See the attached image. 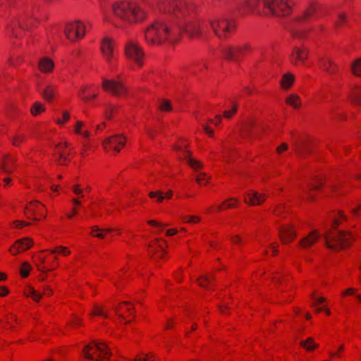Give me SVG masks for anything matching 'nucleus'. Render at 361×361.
<instances>
[{"instance_id": "1", "label": "nucleus", "mask_w": 361, "mask_h": 361, "mask_svg": "<svg viewBox=\"0 0 361 361\" xmlns=\"http://www.w3.org/2000/svg\"><path fill=\"white\" fill-rule=\"evenodd\" d=\"M145 42L149 46L175 45L181 38L180 28L162 20H154L144 32Z\"/></svg>"}, {"instance_id": "2", "label": "nucleus", "mask_w": 361, "mask_h": 361, "mask_svg": "<svg viewBox=\"0 0 361 361\" xmlns=\"http://www.w3.org/2000/svg\"><path fill=\"white\" fill-rule=\"evenodd\" d=\"M114 15L128 25L142 23L148 19L149 13L138 3L122 0L112 5Z\"/></svg>"}, {"instance_id": "3", "label": "nucleus", "mask_w": 361, "mask_h": 361, "mask_svg": "<svg viewBox=\"0 0 361 361\" xmlns=\"http://www.w3.org/2000/svg\"><path fill=\"white\" fill-rule=\"evenodd\" d=\"M261 4L267 15L287 16L292 13L295 3L294 0H246L245 7L250 13H258Z\"/></svg>"}, {"instance_id": "4", "label": "nucleus", "mask_w": 361, "mask_h": 361, "mask_svg": "<svg viewBox=\"0 0 361 361\" xmlns=\"http://www.w3.org/2000/svg\"><path fill=\"white\" fill-rule=\"evenodd\" d=\"M326 243L329 248L339 250L350 247L355 237L350 231L331 230L325 235Z\"/></svg>"}, {"instance_id": "5", "label": "nucleus", "mask_w": 361, "mask_h": 361, "mask_svg": "<svg viewBox=\"0 0 361 361\" xmlns=\"http://www.w3.org/2000/svg\"><path fill=\"white\" fill-rule=\"evenodd\" d=\"M39 24L36 17L30 16L28 13L21 15L19 18L13 19L6 27L8 35L15 37H21L23 31L35 27Z\"/></svg>"}, {"instance_id": "6", "label": "nucleus", "mask_w": 361, "mask_h": 361, "mask_svg": "<svg viewBox=\"0 0 361 361\" xmlns=\"http://www.w3.org/2000/svg\"><path fill=\"white\" fill-rule=\"evenodd\" d=\"M123 54L126 59L136 68L140 69L144 66L146 54L139 42L134 40L127 41L124 44Z\"/></svg>"}, {"instance_id": "7", "label": "nucleus", "mask_w": 361, "mask_h": 361, "mask_svg": "<svg viewBox=\"0 0 361 361\" xmlns=\"http://www.w3.org/2000/svg\"><path fill=\"white\" fill-rule=\"evenodd\" d=\"M209 25L215 36L223 40L228 39L236 29L233 20L224 18L210 20Z\"/></svg>"}, {"instance_id": "8", "label": "nucleus", "mask_w": 361, "mask_h": 361, "mask_svg": "<svg viewBox=\"0 0 361 361\" xmlns=\"http://www.w3.org/2000/svg\"><path fill=\"white\" fill-rule=\"evenodd\" d=\"M85 357L92 361H104L111 356V352L107 345L104 342H92L83 349Z\"/></svg>"}, {"instance_id": "9", "label": "nucleus", "mask_w": 361, "mask_h": 361, "mask_svg": "<svg viewBox=\"0 0 361 361\" xmlns=\"http://www.w3.org/2000/svg\"><path fill=\"white\" fill-rule=\"evenodd\" d=\"M34 262L37 269L43 273L55 270L59 266L57 256L49 253V249L42 250L34 256Z\"/></svg>"}, {"instance_id": "10", "label": "nucleus", "mask_w": 361, "mask_h": 361, "mask_svg": "<svg viewBox=\"0 0 361 361\" xmlns=\"http://www.w3.org/2000/svg\"><path fill=\"white\" fill-rule=\"evenodd\" d=\"M167 243L165 240L157 238L151 240L148 245V254L154 262L161 263L167 258Z\"/></svg>"}, {"instance_id": "11", "label": "nucleus", "mask_w": 361, "mask_h": 361, "mask_svg": "<svg viewBox=\"0 0 361 361\" xmlns=\"http://www.w3.org/2000/svg\"><path fill=\"white\" fill-rule=\"evenodd\" d=\"M253 49L248 43L227 46L223 49L224 57L228 60L238 61L252 53Z\"/></svg>"}, {"instance_id": "12", "label": "nucleus", "mask_w": 361, "mask_h": 361, "mask_svg": "<svg viewBox=\"0 0 361 361\" xmlns=\"http://www.w3.org/2000/svg\"><path fill=\"white\" fill-rule=\"evenodd\" d=\"M173 150L179 154L180 159H187L188 164L194 170L197 171L202 168V162L191 157V153L188 149V142L185 140H179L174 145Z\"/></svg>"}, {"instance_id": "13", "label": "nucleus", "mask_w": 361, "mask_h": 361, "mask_svg": "<svg viewBox=\"0 0 361 361\" xmlns=\"http://www.w3.org/2000/svg\"><path fill=\"white\" fill-rule=\"evenodd\" d=\"M101 86L104 92L116 97H126L128 94V87L119 80L104 79Z\"/></svg>"}, {"instance_id": "14", "label": "nucleus", "mask_w": 361, "mask_h": 361, "mask_svg": "<svg viewBox=\"0 0 361 361\" xmlns=\"http://www.w3.org/2000/svg\"><path fill=\"white\" fill-rule=\"evenodd\" d=\"M116 41L110 36L104 37L100 43V51L105 61L111 66L116 61Z\"/></svg>"}, {"instance_id": "15", "label": "nucleus", "mask_w": 361, "mask_h": 361, "mask_svg": "<svg viewBox=\"0 0 361 361\" xmlns=\"http://www.w3.org/2000/svg\"><path fill=\"white\" fill-rule=\"evenodd\" d=\"M126 137L123 134H118L106 138L102 147L106 153L116 155L126 146Z\"/></svg>"}, {"instance_id": "16", "label": "nucleus", "mask_w": 361, "mask_h": 361, "mask_svg": "<svg viewBox=\"0 0 361 361\" xmlns=\"http://www.w3.org/2000/svg\"><path fill=\"white\" fill-rule=\"evenodd\" d=\"M53 158L59 165H67L73 158L70 145L66 142H59L54 149Z\"/></svg>"}, {"instance_id": "17", "label": "nucleus", "mask_w": 361, "mask_h": 361, "mask_svg": "<svg viewBox=\"0 0 361 361\" xmlns=\"http://www.w3.org/2000/svg\"><path fill=\"white\" fill-rule=\"evenodd\" d=\"M64 32L68 40L72 42H76L85 37L86 27L81 21L71 22L66 25Z\"/></svg>"}, {"instance_id": "18", "label": "nucleus", "mask_w": 361, "mask_h": 361, "mask_svg": "<svg viewBox=\"0 0 361 361\" xmlns=\"http://www.w3.org/2000/svg\"><path fill=\"white\" fill-rule=\"evenodd\" d=\"M24 213L27 218L39 221L46 218L47 211L40 202L32 201L27 204Z\"/></svg>"}, {"instance_id": "19", "label": "nucleus", "mask_w": 361, "mask_h": 361, "mask_svg": "<svg viewBox=\"0 0 361 361\" xmlns=\"http://www.w3.org/2000/svg\"><path fill=\"white\" fill-rule=\"evenodd\" d=\"M115 312L118 315L119 322L127 324L134 317V307L131 302H123L115 308Z\"/></svg>"}, {"instance_id": "20", "label": "nucleus", "mask_w": 361, "mask_h": 361, "mask_svg": "<svg viewBox=\"0 0 361 361\" xmlns=\"http://www.w3.org/2000/svg\"><path fill=\"white\" fill-rule=\"evenodd\" d=\"M317 65L319 69L330 75L338 73V65L327 54L320 55L317 59Z\"/></svg>"}, {"instance_id": "21", "label": "nucleus", "mask_w": 361, "mask_h": 361, "mask_svg": "<svg viewBox=\"0 0 361 361\" xmlns=\"http://www.w3.org/2000/svg\"><path fill=\"white\" fill-rule=\"evenodd\" d=\"M310 55L309 49L304 46H295L293 47L290 56V61L294 66H303L307 61Z\"/></svg>"}, {"instance_id": "22", "label": "nucleus", "mask_w": 361, "mask_h": 361, "mask_svg": "<svg viewBox=\"0 0 361 361\" xmlns=\"http://www.w3.org/2000/svg\"><path fill=\"white\" fill-rule=\"evenodd\" d=\"M325 11L324 7L316 1L310 2L302 14L298 17L300 20L305 21L312 18H318L322 16Z\"/></svg>"}, {"instance_id": "23", "label": "nucleus", "mask_w": 361, "mask_h": 361, "mask_svg": "<svg viewBox=\"0 0 361 361\" xmlns=\"http://www.w3.org/2000/svg\"><path fill=\"white\" fill-rule=\"evenodd\" d=\"M99 93L98 86L95 85H82L78 92V98L84 102H90L95 100Z\"/></svg>"}, {"instance_id": "24", "label": "nucleus", "mask_w": 361, "mask_h": 361, "mask_svg": "<svg viewBox=\"0 0 361 361\" xmlns=\"http://www.w3.org/2000/svg\"><path fill=\"white\" fill-rule=\"evenodd\" d=\"M204 24L200 20L187 22L184 25V31L190 39H199L203 35Z\"/></svg>"}, {"instance_id": "25", "label": "nucleus", "mask_w": 361, "mask_h": 361, "mask_svg": "<svg viewBox=\"0 0 361 361\" xmlns=\"http://www.w3.org/2000/svg\"><path fill=\"white\" fill-rule=\"evenodd\" d=\"M196 13V6L192 3H188L183 1L176 2V9L174 16L178 18H182L192 16Z\"/></svg>"}, {"instance_id": "26", "label": "nucleus", "mask_w": 361, "mask_h": 361, "mask_svg": "<svg viewBox=\"0 0 361 361\" xmlns=\"http://www.w3.org/2000/svg\"><path fill=\"white\" fill-rule=\"evenodd\" d=\"M297 237L295 227L293 224H284L279 230V238L282 244L292 243Z\"/></svg>"}, {"instance_id": "27", "label": "nucleus", "mask_w": 361, "mask_h": 361, "mask_svg": "<svg viewBox=\"0 0 361 361\" xmlns=\"http://www.w3.org/2000/svg\"><path fill=\"white\" fill-rule=\"evenodd\" d=\"M239 200L238 198L231 197L224 200L220 204L211 206L207 209L206 212L207 214L214 212L219 213L228 209L237 208Z\"/></svg>"}, {"instance_id": "28", "label": "nucleus", "mask_w": 361, "mask_h": 361, "mask_svg": "<svg viewBox=\"0 0 361 361\" xmlns=\"http://www.w3.org/2000/svg\"><path fill=\"white\" fill-rule=\"evenodd\" d=\"M33 245L32 238L25 237L16 240L9 248V252L16 256L20 252H25L30 249Z\"/></svg>"}, {"instance_id": "29", "label": "nucleus", "mask_w": 361, "mask_h": 361, "mask_svg": "<svg viewBox=\"0 0 361 361\" xmlns=\"http://www.w3.org/2000/svg\"><path fill=\"white\" fill-rule=\"evenodd\" d=\"M324 180L323 178H318L312 180L307 186V191L305 198L308 201H314L317 198V193L322 190L324 185Z\"/></svg>"}, {"instance_id": "30", "label": "nucleus", "mask_w": 361, "mask_h": 361, "mask_svg": "<svg viewBox=\"0 0 361 361\" xmlns=\"http://www.w3.org/2000/svg\"><path fill=\"white\" fill-rule=\"evenodd\" d=\"M266 199V195L251 190L245 193L244 202L250 206H257L264 202Z\"/></svg>"}, {"instance_id": "31", "label": "nucleus", "mask_w": 361, "mask_h": 361, "mask_svg": "<svg viewBox=\"0 0 361 361\" xmlns=\"http://www.w3.org/2000/svg\"><path fill=\"white\" fill-rule=\"evenodd\" d=\"M177 1H178L156 0V6L161 13L174 16Z\"/></svg>"}, {"instance_id": "32", "label": "nucleus", "mask_w": 361, "mask_h": 361, "mask_svg": "<svg viewBox=\"0 0 361 361\" xmlns=\"http://www.w3.org/2000/svg\"><path fill=\"white\" fill-rule=\"evenodd\" d=\"M92 205L97 207L99 209H104L109 215L118 209V207L114 202L106 203L104 197L97 198L96 201L92 203Z\"/></svg>"}, {"instance_id": "33", "label": "nucleus", "mask_w": 361, "mask_h": 361, "mask_svg": "<svg viewBox=\"0 0 361 361\" xmlns=\"http://www.w3.org/2000/svg\"><path fill=\"white\" fill-rule=\"evenodd\" d=\"M351 190V187L348 182H337L331 185V192L333 195L339 196L344 195Z\"/></svg>"}, {"instance_id": "34", "label": "nucleus", "mask_w": 361, "mask_h": 361, "mask_svg": "<svg viewBox=\"0 0 361 361\" xmlns=\"http://www.w3.org/2000/svg\"><path fill=\"white\" fill-rule=\"evenodd\" d=\"M54 66V62L49 57H42L38 61V69L42 73L49 74L52 73Z\"/></svg>"}, {"instance_id": "35", "label": "nucleus", "mask_w": 361, "mask_h": 361, "mask_svg": "<svg viewBox=\"0 0 361 361\" xmlns=\"http://www.w3.org/2000/svg\"><path fill=\"white\" fill-rule=\"evenodd\" d=\"M319 237L317 231H313L300 240V247L305 249L309 248L318 240Z\"/></svg>"}, {"instance_id": "36", "label": "nucleus", "mask_w": 361, "mask_h": 361, "mask_svg": "<svg viewBox=\"0 0 361 361\" xmlns=\"http://www.w3.org/2000/svg\"><path fill=\"white\" fill-rule=\"evenodd\" d=\"M173 195V192L171 190H168L166 192L161 190L151 191L149 192L148 196L151 199H154L156 202L160 204L164 200H171Z\"/></svg>"}, {"instance_id": "37", "label": "nucleus", "mask_w": 361, "mask_h": 361, "mask_svg": "<svg viewBox=\"0 0 361 361\" xmlns=\"http://www.w3.org/2000/svg\"><path fill=\"white\" fill-rule=\"evenodd\" d=\"M57 85L54 84H48L42 90V97L45 101L50 102L55 99L57 95Z\"/></svg>"}, {"instance_id": "38", "label": "nucleus", "mask_w": 361, "mask_h": 361, "mask_svg": "<svg viewBox=\"0 0 361 361\" xmlns=\"http://www.w3.org/2000/svg\"><path fill=\"white\" fill-rule=\"evenodd\" d=\"M16 169V159L11 155H6L0 165V169L5 173H11Z\"/></svg>"}, {"instance_id": "39", "label": "nucleus", "mask_w": 361, "mask_h": 361, "mask_svg": "<svg viewBox=\"0 0 361 361\" xmlns=\"http://www.w3.org/2000/svg\"><path fill=\"white\" fill-rule=\"evenodd\" d=\"M284 103L293 109H299L302 106V99L298 94L290 93L285 97Z\"/></svg>"}, {"instance_id": "40", "label": "nucleus", "mask_w": 361, "mask_h": 361, "mask_svg": "<svg viewBox=\"0 0 361 361\" xmlns=\"http://www.w3.org/2000/svg\"><path fill=\"white\" fill-rule=\"evenodd\" d=\"M4 328L15 330L19 325L16 315L13 313L7 314L2 321Z\"/></svg>"}, {"instance_id": "41", "label": "nucleus", "mask_w": 361, "mask_h": 361, "mask_svg": "<svg viewBox=\"0 0 361 361\" xmlns=\"http://www.w3.org/2000/svg\"><path fill=\"white\" fill-rule=\"evenodd\" d=\"M348 98L354 104L361 106V86H353L348 93Z\"/></svg>"}, {"instance_id": "42", "label": "nucleus", "mask_w": 361, "mask_h": 361, "mask_svg": "<svg viewBox=\"0 0 361 361\" xmlns=\"http://www.w3.org/2000/svg\"><path fill=\"white\" fill-rule=\"evenodd\" d=\"M295 78L290 73L283 74L280 80V87L283 90H289L293 85Z\"/></svg>"}, {"instance_id": "43", "label": "nucleus", "mask_w": 361, "mask_h": 361, "mask_svg": "<svg viewBox=\"0 0 361 361\" xmlns=\"http://www.w3.org/2000/svg\"><path fill=\"white\" fill-rule=\"evenodd\" d=\"M119 106L111 103L106 104L104 109V118L111 121L118 113Z\"/></svg>"}, {"instance_id": "44", "label": "nucleus", "mask_w": 361, "mask_h": 361, "mask_svg": "<svg viewBox=\"0 0 361 361\" xmlns=\"http://www.w3.org/2000/svg\"><path fill=\"white\" fill-rule=\"evenodd\" d=\"M108 312L109 309L106 306L104 305L94 304L90 316V317L97 316L103 318H107L109 317Z\"/></svg>"}, {"instance_id": "45", "label": "nucleus", "mask_w": 361, "mask_h": 361, "mask_svg": "<svg viewBox=\"0 0 361 361\" xmlns=\"http://www.w3.org/2000/svg\"><path fill=\"white\" fill-rule=\"evenodd\" d=\"M326 299L324 297H319L314 300L312 303L313 307L315 308L317 313H319L322 311H324L326 315H330L331 312L329 309L326 308Z\"/></svg>"}, {"instance_id": "46", "label": "nucleus", "mask_w": 361, "mask_h": 361, "mask_svg": "<svg viewBox=\"0 0 361 361\" xmlns=\"http://www.w3.org/2000/svg\"><path fill=\"white\" fill-rule=\"evenodd\" d=\"M200 286L205 288H212L214 285V279L212 274L201 276L197 279Z\"/></svg>"}, {"instance_id": "47", "label": "nucleus", "mask_w": 361, "mask_h": 361, "mask_svg": "<svg viewBox=\"0 0 361 361\" xmlns=\"http://www.w3.org/2000/svg\"><path fill=\"white\" fill-rule=\"evenodd\" d=\"M83 325V322L80 317L75 314H72L67 322L66 327L69 329H77Z\"/></svg>"}, {"instance_id": "48", "label": "nucleus", "mask_w": 361, "mask_h": 361, "mask_svg": "<svg viewBox=\"0 0 361 361\" xmlns=\"http://www.w3.org/2000/svg\"><path fill=\"white\" fill-rule=\"evenodd\" d=\"M23 294L27 298H31L35 302H39L42 295L37 292L31 286L25 288Z\"/></svg>"}, {"instance_id": "49", "label": "nucleus", "mask_w": 361, "mask_h": 361, "mask_svg": "<svg viewBox=\"0 0 361 361\" xmlns=\"http://www.w3.org/2000/svg\"><path fill=\"white\" fill-rule=\"evenodd\" d=\"M350 69L353 76L361 78V58L353 60L350 63Z\"/></svg>"}, {"instance_id": "50", "label": "nucleus", "mask_w": 361, "mask_h": 361, "mask_svg": "<svg viewBox=\"0 0 361 361\" xmlns=\"http://www.w3.org/2000/svg\"><path fill=\"white\" fill-rule=\"evenodd\" d=\"M49 253H51L53 255H55V256L60 255L63 257H67L71 254V250H69V248L68 247L62 245L56 246L54 248L49 249Z\"/></svg>"}, {"instance_id": "51", "label": "nucleus", "mask_w": 361, "mask_h": 361, "mask_svg": "<svg viewBox=\"0 0 361 361\" xmlns=\"http://www.w3.org/2000/svg\"><path fill=\"white\" fill-rule=\"evenodd\" d=\"M85 123L81 121H78L74 127V133L82 135L85 138H88L90 133L87 130H83Z\"/></svg>"}, {"instance_id": "52", "label": "nucleus", "mask_w": 361, "mask_h": 361, "mask_svg": "<svg viewBox=\"0 0 361 361\" xmlns=\"http://www.w3.org/2000/svg\"><path fill=\"white\" fill-rule=\"evenodd\" d=\"M109 230H104L99 228L97 226H93L91 228L90 235L92 237H96L99 239H104L106 234L109 233Z\"/></svg>"}, {"instance_id": "53", "label": "nucleus", "mask_w": 361, "mask_h": 361, "mask_svg": "<svg viewBox=\"0 0 361 361\" xmlns=\"http://www.w3.org/2000/svg\"><path fill=\"white\" fill-rule=\"evenodd\" d=\"M45 109L46 108L44 104L39 102H36L32 106L30 109V112L32 116H37L44 112Z\"/></svg>"}, {"instance_id": "54", "label": "nucleus", "mask_w": 361, "mask_h": 361, "mask_svg": "<svg viewBox=\"0 0 361 361\" xmlns=\"http://www.w3.org/2000/svg\"><path fill=\"white\" fill-rule=\"evenodd\" d=\"M288 212V209L284 204H279L274 209L273 214L277 217L283 218Z\"/></svg>"}, {"instance_id": "55", "label": "nucleus", "mask_w": 361, "mask_h": 361, "mask_svg": "<svg viewBox=\"0 0 361 361\" xmlns=\"http://www.w3.org/2000/svg\"><path fill=\"white\" fill-rule=\"evenodd\" d=\"M158 109L164 112H169L172 109L171 103L167 99H161L159 101Z\"/></svg>"}, {"instance_id": "56", "label": "nucleus", "mask_w": 361, "mask_h": 361, "mask_svg": "<svg viewBox=\"0 0 361 361\" xmlns=\"http://www.w3.org/2000/svg\"><path fill=\"white\" fill-rule=\"evenodd\" d=\"M180 220L185 224H196L200 221L201 218L195 215H182Z\"/></svg>"}, {"instance_id": "57", "label": "nucleus", "mask_w": 361, "mask_h": 361, "mask_svg": "<svg viewBox=\"0 0 361 361\" xmlns=\"http://www.w3.org/2000/svg\"><path fill=\"white\" fill-rule=\"evenodd\" d=\"M347 218L343 212L338 211L336 217L334 219L332 223V229L336 230L337 227L343 221H346Z\"/></svg>"}, {"instance_id": "58", "label": "nucleus", "mask_w": 361, "mask_h": 361, "mask_svg": "<svg viewBox=\"0 0 361 361\" xmlns=\"http://www.w3.org/2000/svg\"><path fill=\"white\" fill-rule=\"evenodd\" d=\"M211 177L205 173H199L195 178L197 184L201 186H205L209 183Z\"/></svg>"}, {"instance_id": "59", "label": "nucleus", "mask_w": 361, "mask_h": 361, "mask_svg": "<svg viewBox=\"0 0 361 361\" xmlns=\"http://www.w3.org/2000/svg\"><path fill=\"white\" fill-rule=\"evenodd\" d=\"M302 346L306 349L307 351H312L315 348H317V345L314 343V341L312 338H308L305 341H302L300 342Z\"/></svg>"}, {"instance_id": "60", "label": "nucleus", "mask_w": 361, "mask_h": 361, "mask_svg": "<svg viewBox=\"0 0 361 361\" xmlns=\"http://www.w3.org/2000/svg\"><path fill=\"white\" fill-rule=\"evenodd\" d=\"M348 23L347 16L344 12H340L338 14L337 20L335 23L336 27H342Z\"/></svg>"}, {"instance_id": "61", "label": "nucleus", "mask_w": 361, "mask_h": 361, "mask_svg": "<svg viewBox=\"0 0 361 361\" xmlns=\"http://www.w3.org/2000/svg\"><path fill=\"white\" fill-rule=\"evenodd\" d=\"M25 139L26 136L24 133H18L13 136L12 139V144L14 146L19 147L25 141Z\"/></svg>"}, {"instance_id": "62", "label": "nucleus", "mask_w": 361, "mask_h": 361, "mask_svg": "<svg viewBox=\"0 0 361 361\" xmlns=\"http://www.w3.org/2000/svg\"><path fill=\"white\" fill-rule=\"evenodd\" d=\"M134 361H154V356L152 353H140L135 357Z\"/></svg>"}, {"instance_id": "63", "label": "nucleus", "mask_w": 361, "mask_h": 361, "mask_svg": "<svg viewBox=\"0 0 361 361\" xmlns=\"http://www.w3.org/2000/svg\"><path fill=\"white\" fill-rule=\"evenodd\" d=\"M345 350V345L341 344L339 345L337 350H331L329 353V355L331 358H341L343 356V352Z\"/></svg>"}, {"instance_id": "64", "label": "nucleus", "mask_w": 361, "mask_h": 361, "mask_svg": "<svg viewBox=\"0 0 361 361\" xmlns=\"http://www.w3.org/2000/svg\"><path fill=\"white\" fill-rule=\"evenodd\" d=\"M31 270V266L28 262H23L20 269V276L23 278H26L29 276Z\"/></svg>"}]
</instances>
